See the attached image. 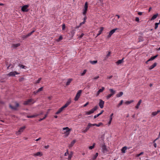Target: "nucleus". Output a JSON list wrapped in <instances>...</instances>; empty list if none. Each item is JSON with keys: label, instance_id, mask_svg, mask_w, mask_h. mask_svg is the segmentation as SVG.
Wrapping results in <instances>:
<instances>
[{"label": "nucleus", "instance_id": "obj_1", "mask_svg": "<svg viewBox=\"0 0 160 160\" xmlns=\"http://www.w3.org/2000/svg\"><path fill=\"white\" fill-rule=\"evenodd\" d=\"M82 91L81 90H79L78 91L74 99L75 101H77L78 100L81 95Z\"/></svg>", "mask_w": 160, "mask_h": 160}, {"label": "nucleus", "instance_id": "obj_2", "mask_svg": "<svg viewBox=\"0 0 160 160\" xmlns=\"http://www.w3.org/2000/svg\"><path fill=\"white\" fill-rule=\"evenodd\" d=\"M63 130H67L66 132H64V133L66 136H68L70 134V132L71 131V129H70L68 127H66L63 128Z\"/></svg>", "mask_w": 160, "mask_h": 160}, {"label": "nucleus", "instance_id": "obj_3", "mask_svg": "<svg viewBox=\"0 0 160 160\" xmlns=\"http://www.w3.org/2000/svg\"><path fill=\"white\" fill-rule=\"evenodd\" d=\"M29 7V5H26L23 6L21 8V10L22 12H27L28 11V8Z\"/></svg>", "mask_w": 160, "mask_h": 160}, {"label": "nucleus", "instance_id": "obj_4", "mask_svg": "<svg viewBox=\"0 0 160 160\" xmlns=\"http://www.w3.org/2000/svg\"><path fill=\"white\" fill-rule=\"evenodd\" d=\"M19 104L17 102H16V106L15 107L12 106L11 104L9 105V107L12 109L15 110H17V108L19 106Z\"/></svg>", "mask_w": 160, "mask_h": 160}, {"label": "nucleus", "instance_id": "obj_5", "mask_svg": "<svg viewBox=\"0 0 160 160\" xmlns=\"http://www.w3.org/2000/svg\"><path fill=\"white\" fill-rule=\"evenodd\" d=\"M118 29L117 28H115V29H114L112 30H111L109 33V34L108 35V36H107V38H110L111 36H112V35L115 32V31L117 29Z\"/></svg>", "mask_w": 160, "mask_h": 160}, {"label": "nucleus", "instance_id": "obj_6", "mask_svg": "<svg viewBox=\"0 0 160 160\" xmlns=\"http://www.w3.org/2000/svg\"><path fill=\"white\" fill-rule=\"evenodd\" d=\"M19 73L16 71L12 72H9L8 74V75L9 76H15L16 74H19Z\"/></svg>", "mask_w": 160, "mask_h": 160}, {"label": "nucleus", "instance_id": "obj_7", "mask_svg": "<svg viewBox=\"0 0 160 160\" xmlns=\"http://www.w3.org/2000/svg\"><path fill=\"white\" fill-rule=\"evenodd\" d=\"M104 103V101L101 99H100L98 105L101 108H103Z\"/></svg>", "mask_w": 160, "mask_h": 160}, {"label": "nucleus", "instance_id": "obj_8", "mask_svg": "<svg viewBox=\"0 0 160 160\" xmlns=\"http://www.w3.org/2000/svg\"><path fill=\"white\" fill-rule=\"evenodd\" d=\"M91 123H88V124L87 126L86 127L85 129L83 130V132L84 133H86V132H87V131L89 129L90 127H91Z\"/></svg>", "mask_w": 160, "mask_h": 160}, {"label": "nucleus", "instance_id": "obj_9", "mask_svg": "<svg viewBox=\"0 0 160 160\" xmlns=\"http://www.w3.org/2000/svg\"><path fill=\"white\" fill-rule=\"evenodd\" d=\"M158 56V55H156L152 57L151 58H150V59H149L148 60L146 61L145 62V63L147 64H148V62H149V61L153 60L155 58H156Z\"/></svg>", "mask_w": 160, "mask_h": 160}, {"label": "nucleus", "instance_id": "obj_10", "mask_svg": "<svg viewBox=\"0 0 160 160\" xmlns=\"http://www.w3.org/2000/svg\"><path fill=\"white\" fill-rule=\"evenodd\" d=\"M32 155L35 157L37 156L41 157L42 155V154L41 152H38L37 153H34L32 154Z\"/></svg>", "mask_w": 160, "mask_h": 160}, {"label": "nucleus", "instance_id": "obj_11", "mask_svg": "<svg viewBox=\"0 0 160 160\" xmlns=\"http://www.w3.org/2000/svg\"><path fill=\"white\" fill-rule=\"evenodd\" d=\"M33 100L32 99H30L28 100L25 101L23 103L24 105H27L29 104L30 102H31Z\"/></svg>", "mask_w": 160, "mask_h": 160}, {"label": "nucleus", "instance_id": "obj_12", "mask_svg": "<svg viewBox=\"0 0 160 160\" xmlns=\"http://www.w3.org/2000/svg\"><path fill=\"white\" fill-rule=\"evenodd\" d=\"M25 126H23L20 128L18 132H17V134H20L21 132H22L23 131V130L25 129Z\"/></svg>", "mask_w": 160, "mask_h": 160}, {"label": "nucleus", "instance_id": "obj_13", "mask_svg": "<svg viewBox=\"0 0 160 160\" xmlns=\"http://www.w3.org/2000/svg\"><path fill=\"white\" fill-rule=\"evenodd\" d=\"M124 58H122V59L119 60L116 62V64L117 65H118L122 63L123 62V60Z\"/></svg>", "mask_w": 160, "mask_h": 160}, {"label": "nucleus", "instance_id": "obj_14", "mask_svg": "<svg viewBox=\"0 0 160 160\" xmlns=\"http://www.w3.org/2000/svg\"><path fill=\"white\" fill-rule=\"evenodd\" d=\"M98 108V106H95L94 108L90 110L91 112L92 113H93Z\"/></svg>", "mask_w": 160, "mask_h": 160}, {"label": "nucleus", "instance_id": "obj_15", "mask_svg": "<svg viewBox=\"0 0 160 160\" xmlns=\"http://www.w3.org/2000/svg\"><path fill=\"white\" fill-rule=\"evenodd\" d=\"M160 112V110H158L157 111L153 112L152 113V115L153 116H155L156 115L158 114V113L159 112Z\"/></svg>", "mask_w": 160, "mask_h": 160}, {"label": "nucleus", "instance_id": "obj_16", "mask_svg": "<svg viewBox=\"0 0 160 160\" xmlns=\"http://www.w3.org/2000/svg\"><path fill=\"white\" fill-rule=\"evenodd\" d=\"M76 142L75 140H73L71 142V144L69 145V148L72 147L74 145Z\"/></svg>", "mask_w": 160, "mask_h": 160}, {"label": "nucleus", "instance_id": "obj_17", "mask_svg": "<svg viewBox=\"0 0 160 160\" xmlns=\"http://www.w3.org/2000/svg\"><path fill=\"white\" fill-rule=\"evenodd\" d=\"M38 116H39V114H36L34 115H31V116L28 115L27 116V117L28 118H32L36 117H37Z\"/></svg>", "mask_w": 160, "mask_h": 160}, {"label": "nucleus", "instance_id": "obj_18", "mask_svg": "<svg viewBox=\"0 0 160 160\" xmlns=\"http://www.w3.org/2000/svg\"><path fill=\"white\" fill-rule=\"evenodd\" d=\"M102 148L104 152L107 151V149L105 144H103L102 145Z\"/></svg>", "mask_w": 160, "mask_h": 160}, {"label": "nucleus", "instance_id": "obj_19", "mask_svg": "<svg viewBox=\"0 0 160 160\" xmlns=\"http://www.w3.org/2000/svg\"><path fill=\"white\" fill-rule=\"evenodd\" d=\"M142 102V100H140L139 101L138 103L137 104V105L135 107V108L136 109H138L139 108V106L140 105L141 103Z\"/></svg>", "mask_w": 160, "mask_h": 160}, {"label": "nucleus", "instance_id": "obj_20", "mask_svg": "<svg viewBox=\"0 0 160 160\" xmlns=\"http://www.w3.org/2000/svg\"><path fill=\"white\" fill-rule=\"evenodd\" d=\"M20 45V43L12 44V47H13V48H16L19 46Z\"/></svg>", "mask_w": 160, "mask_h": 160}, {"label": "nucleus", "instance_id": "obj_21", "mask_svg": "<svg viewBox=\"0 0 160 160\" xmlns=\"http://www.w3.org/2000/svg\"><path fill=\"white\" fill-rule=\"evenodd\" d=\"M157 63L156 62H155L149 68V70H151L154 68L157 65Z\"/></svg>", "mask_w": 160, "mask_h": 160}, {"label": "nucleus", "instance_id": "obj_22", "mask_svg": "<svg viewBox=\"0 0 160 160\" xmlns=\"http://www.w3.org/2000/svg\"><path fill=\"white\" fill-rule=\"evenodd\" d=\"M102 124V123L101 122L99 123L98 124H97L96 123H93V124H91V126H96L98 127H99Z\"/></svg>", "mask_w": 160, "mask_h": 160}, {"label": "nucleus", "instance_id": "obj_23", "mask_svg": "<svg viewBox=\"0 0 160 160\" xmlns=\"http://www.w3.org/2000/svg\"><path fill=\"white\" fill-rule=\"evenodd\" d=\"M109 90L110 92L111 93V94L112 95H113L116 93V91L115 90H114L112 89H109Z\"/></svg>", "mask_w": 160, "mask_h": 160}, {"label": "nucleus", "instance_id": "obj_24", "mask_svg": "<svg viewBox=\"0 0 160 160\" xmlns=\"http://www.w3.org/2000/svg\"><path fill=\"white\" fill-rule=\"evenodd\" d=\"M103 112H104L103 110H102L100 113H99L98 114H97L96 115H95L94 117V118H96L97 117H98L100 115H101L102 113Z\"/></svg>", "mask_w": 160, "mask_h": 160}, {"label": "nucleus", "instance_id": "obj_25", "mask_svg": "<svg viewBox=\"0 0 160 160\" xmlns=\"http://www.w3.org/2000/svg\"><path fill=\"white\" fill-rule=\"evenodd\" d=\"M73 154V153L72 152H71L70 153H69L68 154L69 155L68 158V160H71V158L72 157V155Z\"/></svg>", "mask_w": 160, "mask_h": 160}, {"label": "nucleus", "instance_id": "obj_26", "mask_svg": "<svg viewBox=\"0 0 160 160\" xmlns=\"http://www.w3.org/2000/svg\"><path fill=\"white\" fill-rule=\"evenodd\" d=\"M127 147L126 146H125L123 147L121 149L122 152L123 153H125V151L127 150Z\"/></svg>", "mask_w": 160, "mask_h": 160}, {"label": "nucleus", "instance_id": "obj_27", "mask_svg": "<svg viewBox=\"0 0 160 160\" xmlns=\"http://www.w3.org/2000/svg\"><path fill=\"white\" fill-rule=\"evenodd\" d=\"M71 102V100H68L66 103L64 105L66 107H67Z\"/></svg>", "mask_w": 160, "mask_h": 160}, {"label": "nucleus", "instance_id": "obj_28", "mask_svg": "<svg viewBox=\"0 0 160 160\" xmlns=\"http://www.w3.org/2000/svg\"><path fill=\"white\" fill-rule=\"evenodd\" d=\"M84 8V10H85V11H87L88 8V2H85V3Z\"/></svg>", "mask_w": 160, "mask_h": 160}, {"label": "nucleus", "instance_id": "obj_29", "mask_svg": "<svg viewBox=\"0 0 160 160\" xmlns=\"http://www.w3.org/2000/svg\"><path fill=\"white\" fill-rule=\"evenodd\" d=\"M123 94V92H120L119 93L116 95L117 97H120L122 96Z\"/></svg>", "mask_w": 160, "mask_h": 160}, {"label": "nucleus", "instance_id": "obj_30", "mask_svg": "<svg viewBox=\"0 0 160 160\" xmlns=\"http://www.w3.org/2000/svg\"><path fill=\"white\" fill-rule=\"evenodd\" d=\"M158 16V14H157L154 15L152 18L151 20H153L157 18V16Z\"/></svg>", "mask_w": 160, "mask_h": 160}, {"label": "nucleus", "instance_id": "obj_31", "mask_svg": "<svg viewBox=\"0 0 160 160\" xmlns=\"http://www.w3.org/2000/svg\"><path fill=\"white\" fill-rule=\"evenodd\" d=\"M98 152H97L95 154L93 157L92 159V160H95L96 159L97 157H98Z\"/></svg>", "mask_w": 160, "mask_h": 160}, {"label": "nucleus", "instance_id": "obj_32", "mask_svg": "<svg viewBox=\"0 0 160 160\" xmlns=\"http://www.w3.org/2000/svg\"><path fill=\"white\" fill-rule=\"evenodd\" d=\"M72 80V79H69L68 80L67 82H66V86H68L70 82H71V81Z\"/></svg>", "mask_w": 160, "mask_h": 160}, {"label": "nucleus", "instance_id": "obj_33", "mask_svg": "<svg viewBox=\"0 0 160 160\" xmlns=\"http://www.w3.org/2000/svg\"><path fill=\"white\" fill-rule=\"evenodd\" d=\"M123 100H121L120 101V102L118 103V104L117 105V107L118 108H119V107H120L121 105L122 104V103H123Z\"/></svg>", "mask_w": 160, "mask_h": 160}, {"label": "nucleus", "instance_id": "obj_34", "mask_svg": "<svg viewBox=\"0 0 160 160\" xmlns=\"http://www.w3.org/2000/svg\"><path fill=\"white\" fill-rule=\"evenodd\" d=\"M97 62H98V61L97 60L93 61H90V63L92 64H94L97 63Z\"/></svg>", "mask_w": 160, "mask_h": 160}, {"label": "nucleus", "instance_id": "obj_35", "mask_svg": "<svg viewBox=\"0 0 160 160\" xmlns=\"http://www.w3.org/2000/svg\"><path fill=\"white\" fill-rule=\"evenodd\" d=\"M133 102V100H131V101H126V102H125V103L126 104L128 105V104H130L132 102Z\"/></svg>", "mask_w": 160, "mask_h": 160}, {"label": "nucleus", "instance_id": "obj_36", "mask_svg": "<svg viewBox=\"0 0 160 160\" xmlns=\"http://www.w3.org/2000/svg\"><path fill=\"white\" fill-rule=\"evenodd\" d=\"M143 153H144V152H141L139 154H136V157H139L140 156L143 154Z\"/></svg>", "mask_w": 160, "mask_h": 160}, {"label": "nucleus", "instance_id": "obj_37", "mask_svg": "<svg viewBox=\"0 0 160 160\" xmlns=\"http://www.w3.org/2000/svg\"><path fill=\"white\" fill-rule=\"evenodd\" d=\"M105 89V88L104 87H102V88L100 89L99 90V92H101Z\"/></svg>", "mask_w": 160, "mask_h": 160}, {"label": "nucleus", "instance_id": "obj_38", "mask_svg": "<svg viewBox=\"0 0 160 160\" xmlns=\"http://www.w3.org/2000/svg\"><path fill=\"white\" fill-rule=\"evenodd\" d=\"M159 24V23L156 22L155 23V29H156L158 27V25Z\"/></svg>", "mask_w": 160, "mask_h": 160}, {"label": "nucleus", "instance_id": "obj_39", "mask_svg": "<svg viewBox=\"0 0 160 160\" xmlns=\"http://www.w3.org/2000/svg\"><path fill=\"white\" fill-rule=\"evenodd\" d=\"M112 96L113 95H112L111 93L109 94L108 96H107V99H108Z\"/></svg>", "mask_w": 160, "mask_h": 160}, {"label": "nucleus", "instance_id": "obj_40", "mask_svg": "<svg viewBox=\"0 0 160 160\" xmlns=\"http://www.w3.org/2000/svg\"><path fill=\"white\" fill-rule=\"evenodd\" d=\"M87 71L85 69L84 70L83 72L81 73V76H83L84 75V74H85Z\"/></svg>", "mask_w": 160, "mask_h": 160}, {"label": "nucleus", "instance_id": "obj_41", "mask_svg": "<svg viewBox=\"0 0 160 160\" xmlns=\"http://www.w3.org/2000/svg\"><path fill=\"white\" fill-rule=\"evenodd\" d=\"M85 114L86 115H90L92 114V113L91 112V111H87L85 112Z\"/></svg>", "mask_w": 160, "mask_h": 160}, {"label": "nucleus", "instance_id": "obj_42", "mask_svg": "<svg viewBox=\"0 0 160 160\" xmlns=\"http://www.w3.org/2000/svg\"><path fill=\"white\" fill-rule=\"evenodd\" d=\"M62 112L61 111L59 108V110L55 113V114H58Z\"/></svg>", "mask_w": 160, "mask_h": 160}, {"label": "nucleus", "instance_id": "obj_43", "mask_svg": "<svg viewBox=\"0 0 160 160\" xmlns=\"http://www.w3.org/2000/svg\"><path fill=\"white\" fill-rule=\"evenodd\" d=\"M95 143H94L93 145L90 146L89 148V149L91 150L94 148Z\"/></svg>", "mask_w": 160, "mask_h": 160}, {"label": "nucleus", "instance_id": "obj_44", "mask_svg": "<svg viewBox=\"0 0 160 160\" xmlns=\"http://www.w3.org/2000/svg\"><path fill=\"white\" fill-rule=\"evenodd\" d=\"M19 66L22 68H24L25 66L23 65L19 64Z\"/></svg>", "mask_w": 160, "mask_h": 160}, {"label": "nucleus", "instance_id": "obj_45", "mask_svg": "<svg viewBox=\"0 0 160 160\" xmlns=\"http://www.w3.org/2000/svg\"><path fill=\"white\" fill-rule=\"evenodd\" d=\"M28 36H27V35H22V38L24 39L25 38H28Z\"/></svg>", "mask_w": 160, "mask_h": 160}, {"label": "nucleus", "instance_id": "obj_46", "mask_svg": "<svg viewBox=\"0 0 160 160\" xmlns=\"http://www.w3.org/2000/svg\"><path fill=\"white\" fill-rule=\"evenodd\" d=\"M42 89H43V87H41L40 88H39L37 91V92H38L42 91Z\"/></svg>", "mask_w": 160, "mask_h": 160}, {"label": "nucleus", "instance_id": "obj_47", "mask_svg": "<svg viewBox=\"0 0 160 160\" xmlns=\"http://www.w3.org/2000/svg\"><path fill=\"white\" fill-rule=\"evenodd\" d=\"M41 78H39L38 80L36 82V83H39L41 80Z\"/></svg>", "mask_w": 160, "mask_h": 160}, {"label": "nucleus", "instance_id": "obj_48", "mask_svg": "<svg viewBox=\"0 0 160 160\" xmlns=\"http://www.w3.org/2000/svg\"><path fill=\"white\" fill-rule=\"evenodd\" d=\"M69 154L68 149L67 150V152L64 153V155L65 156H67V155Z\"/></svg>", "mask_w": 160, "mask_h": 160}, {"label": "nucleus", "instance_id": "obj_49", "mask_svg": "<svg viewBox=\"0 0 160 160\" xmlns=\"http://www.w3.org/2000/svg\"><path fill=\"white\" fill-rule=\"evenodd\" d=\"M160 137V132H159V135H158V137L156 139H155L154 141H153V142H155L157 140H158L159 138Z\"/></svg>", "mask_w": 160, "mask_h": 160}, {"label": "nucleus", "instance_id": "obj_50", "mask_svg": "<svg viewBox=\"0 0 160 160\" xmlns=\"http://www.w3.org/2000/svg\"><path fill=\"white\" fill-rule=\"evenodd\" d=\"M113 113H112L111 114L109 120H112V117L113 115Z\"/></svg>", "mask_w": 160, "mask_h": 160}, {"label": "nucleus", "instance_id": "obj_51", "mask_svg": "<svg viewBox=\"0 0 160 160\" xmlns=\"http://www.w3.org/2000/svg\"><path fill=\"white\" fill-rule=\"evenodd\" d=\"M65 25L64 24L62 25V30H64L65 29Z\"/></svg>", "mask_w": 160, "mask_h": 160}, {"label": "nucleus", "instance_id": "obj_52", "mask_svg": "<svg viewBox=\"0 0 160 160\" xmlns=\"http://www.w3.org/2000/svg\"><path fill=\"white\" fill-rule=\"evenodd\" d=\"M135 21L136 22H139V18L138 17H136L135 19Z\"/></svg>", "mask_w": 160, "mask_h": 160}, {"label": "nucleus", "instance_id": "obj_53", "mask_svg": "<svg viewBox=\"0 0 160 160\" xmlns=\"http://www.w3.org/2000/svg\"><path fill=\"white\" fill-rule=\"evenodd\" d=\"M102 32L101 31L99 30L98 31V33L97 34V36L99 35L102 33Z\"/></svg>", "mask_w": 160, "mask_h": 160}, {"label": "nucleus", "instance_id": "obj_54", "mask_svg": "<svg viewBox=\"0 0 160 160\" xmlns=\"http://www.w3.org/2000/svg\"><path fill=\"white\" fill-rule=\"evenodd\" d=\"M110 52H109L108 53L106 57L108 58L110 55Z\"/></svg>", "mask_w": 160, "mask_h": 160}, {"label": "nucleus", "instance_id": "obj_55", "mask_svg": "<svg viewBox=\"0 0 160 160\" xmlns=\"http://www.w3.org/2000/svg\"><path fill=\"white\" fill-rule=\"evenodd\" d=\"M32 33L31 32H30L28 33L27 34V36H28V37L30 36Z\"/></svg>", "mask_w": 160, "mask_h": 160}, {"label": "nucleus", "instance_id": "obj_56", "mask_svg": "<svg viewBox=\"0 0 160 160\" xmlns=\"http://www.w3.org/2000/svg\"><path fill=\"white\" fill-rule=\"evenodd\" d=\"M62 39V37L61 36H59L58 38V40L60 41Z\"/></svg>", "mask_w": 160, "mask_h": 160}, {"label": "nucleus", "instance_id": "obj_57", "mask_svg": "<svg viewBox=\"0 0 160 160\" xmlns=\"http://www.w3.org/2000/svg\"><path fill=\"white\" fill-rule=\"evenodd\" d=\"M112 77V75H111V76H108L107 77V78L108 79H111Z\"/></svg>", "mask_w": 160, "mask_h": 160}, {"label": "nucleus", "instance_id": "obj_58", "mask_svg": "<svg viewBox=\"0 0 160 160\" xmlns=\"http://www.w3.org/2000/svg\"><path fill=\"white\" fill-rule=\"evenodd\" d=\"M84 35V34L83 33H82L81 35H80L79 37V38H81Z\"/></svg>", "mask_w": 160, "mask_h": 160}, {"label": "nucleus", "instance_id": "obj_59", "mask_svg": "<svg viewBox=\"0 0 160 160\" xmlns=\"http://www.w3.org/2000/svg\"><path fill=\"white\" fill-rule=\"evenodd\" d=\"M49 145H47V146H45L44 147V148L46 149H48L49 148Z\"/></svg>", "mask_w": 160, "mask_h": 160}, {"label": "nucleus", "instance_id": "obj_60", "mask_svg": "<svg viewBox=\"0 0 160 160\" xmlns=\"http://www.w3.org/2000/svg\"><path fill=\"white\" fill-rule=\"evenodd\" d=\"M87 11H85V10H84L83 12V15H85Z\"/></svg>", "mask_w": 160, "mask_h": 160}, {"label": "nucleus", "instance_id": "obj_61", "mask_svg": "<svg viewBox=\"0 0 160 160\" xmlns=\"http://www.w3.org/2000/svg\"><path fill=\"white\" fill-rule=\"evenodd\" d=\"M66 108V106H65L64 105L61 108H62L63 110H64V108Z\"/></svg>", "mask_w": 160, "mask_h": 160}, {"label": "nucleus", "instance_id": "obj_62", "mask_svg": "<svg viewBox=\"0 0 160 160\" xmlns=\"http://www.w3.org/2000/svg\"><path fill=\"white\" fill-rule=\"evenodd\" d=\"M88 103H89L88 102H87L84 105L83 107H86L88 104Z\"/></svg>", "mask_w": 160, "mask_h": 160}, {"label": "nucleus", "instance_id": "obj_63", "mask_svg": "<svg viewBox=\"0 0 160 160\" xmlns=\"http://www.w3.org/2000/svg\"><path fill=\"white\" fill-rule=\"evenodd\" d=\"M155 142L153 143H154V144H153V145L154 146V147H155V148H156L157 147V144Z\"/></svg>", "mask_w": 160, "mask_h": 160}, {"label": "nucleus", "instance_id": "obj_64", "mask_svg": "<svg viewBox=\"0 0 160 160\" xmlns=\"http://www.w3.org/2000/svg\"><path fill=\"white\" fill-rule=\"evenodd\" d=\"M99 78V76H97V77H95L93 78V79L96 80V79H97L98 78Z\"/></svg>", "mask_w": 160, "mask_h": 160}]
</instances>
